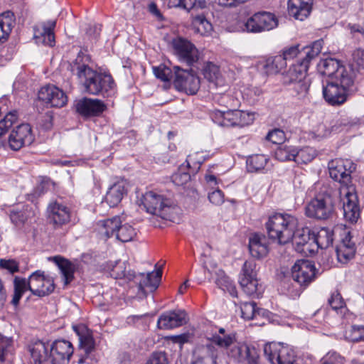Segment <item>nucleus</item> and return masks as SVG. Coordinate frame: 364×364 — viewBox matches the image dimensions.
Masks as SVG:
<instances>
[{
    "label": "nucleus",
    "mask_w": 364,
    "mask_h": 364,
    "mask_svg": "<svg viewBox=\"0 0 364 364\" xmlns=\"http://www.w3.org/2000/svg\"><path fill=\"white\" fill-rule=\"evenodd\" d=\"M328 167L331 178L341 184L340 198L343 217L346 221L355 223L360 214L358 198L351 176L356 169V164L350 159H335L328 162Z\"/></svg>",
    "instance_id": "f257e3e1"
},
{
    "label": "nucleus",
    "mask_w": 364,
    "mask_h": 364,
    "mask_svg": "<svg viewBox=\"0 0 364 364\" xmlns=\"http://www.w3.org/2000/svg\"><path fill=\"white\" fill-rule=\"evenodd\" d=\"M91 58L80 52L70 64V70L90 95L109 97L114 94L115 82L110 74L99 73L90 67Z\"/></svg>",
    "instance_id": "f03ea898"
},
{
    "label": "nucleus",
    "mask_w": 364,
    "mask_h": 364,
    "mask_svg": "<svg viewBox=\"0 0 364 364\" xmlns=\"http://www.w3.org/2000/svg\"><path fill=\"white\" fill-rule=\"evenodd\" d=\"M106 267L110 276L116 279L126 278L128 280H134L139 284V289L144 295L147 292H154L159 287L162 277L161 268L146 274H136L130 270L127 272V264L122 261L109 262Z\"/></svg>",
    "instance_id": "7ed1b4c3"
},
{
    "label": "nucleus",
    "mask_w": 364,
    "mask_h": 364,
    "mask_svg": "<svg viewBox=\"0 0 364 364\" xmlns=\"http://www.w3.org/2000/svg\"><path fill=\"white\" fill-rule=\"evenodd\" d=\"M299 224L296 215L277 213L268 218L265 227L269 238L277 240L281 245H285L291 242Z\"/></svg>",
    "instance_id": "20e7f679"
},
{
    "label": "nucleus",
    "mask_w": 364,
    "mask_h": 364,
    "mask_svg": "<svg viewBox=\"0 0 364 364\" xmlns=\"http://www.w3.org/2000/svg\"><path fill=\"white\" fill-rule=\"evenodd\" d=\"M141 205L147 213L163 220L176 222L179 208L171 204L169 199L153 191L146 192L141 198Z\"/></svg>",
    "instance_id": "39448f33"
},
{
    "label": "nucleus",
    "mask_w": 364,
    "mask_h": 364,
    "mask_svg": "<svg viewBox=\"0 0 364 364\" xmlns=\"http://www.w3.org/2000/svg\"><path fill=\"white\" fill-rule=\"evenodd\" d=\"M334 213V198L326 191L318 193L307 203L305 208V214L307 217L319 220L330 219Z\"/></svg>",
    "instance_id": "423d86ee"
},
{
    "label": "nucleus",
    "mask_w": 364,
    "mask_h": 364,
    "mask_svg": "<svg viewBox=\"0 0 364 364\" xmlns=\"http://www.w3.org/2000/svg\"><path fill=\"white\" fill-rule=\"evenodd\" d=\"M357 90L353 77H350L348 85L343 83V79L328 80L326 86L323 87V95L325 100L331 105H341L343 104L347 97Z\"/></svg>",
    "instance_id": "0eeeda50"
},
{
    "label": "nucleus",
    "mask_w": 364,
    "mask_h": 364,
    "mask_svg": "<svg viewBox=\"0 0 364 364\" xmlns=\"http://www.w3.org/2000/svg\"><path fill=\"white\" fill-rule=\"evenodd\" d=\"M264 353L272 364H294L295 353L292 348L283 343L265 345Z\"/></svg>",
    "instance_id": "6e6552de"
},
{
    "label": "nucleus",
    "mask_w": 364,
    "mask_h": 364,
    "mask_svg": "<svg viewBox=\"0 0 364 364\" xmlns=\"http://www.w3.org/2000/svg\"><path fill=\"white\" fill-rule=\"evenodd\" d=\"M171 46L173 53L181 63L191 67L199 60V51L190 41L177 37L172 40Z\"/></svg>",
    "instance_id": "1a4fd4ad"
},
{
    "label": "nucleus",
    "mask_w": 364,
    "mask_h": 364,
    "mask_svg": "<svg viewBox=\"0 0 364 364\" xmlns=\"http://www.w3.org/2000/svg\"><path fill=\"white\" fill-rule=\"evenodd\" d=\"M173 84L178 90L183 91L188 95L197 93L200 86V80L192 70L173 66Z\"/></svg>",
    "instance_id": "9d476101"
},
{
    "label": "nucleus",
    "mask_w": 364,
    "mask_h": 364,
    "mask_svg": "<svg viewBox=\"0 0 364 364\" xmlns=\"http://www.w3.org/2000/svg\"><path fill=\"white\" fill-rule=\"evenodd\" d=\"M227 355L236 364H260L259 350L252 345L237 343Z\"/></svg>",
    "instance_id": "9b49d317"
},
{
    "label": "nucleus",
    "mask_w": 364,
    "mask_h": 364,
    "mask_svg": "<svg viewBox=\"0 0 364 364\" xmlns=\"http://www.w3.org/2000/svg\"><path fill=\"white\" fill-rule=\"evenodd\" d=\"M240 284L243 291L249 296L256 294L257 296L262 293V286H259L257 279L256 263L255 261H246L242 267L239 279Z\"/></svg>",
    "instance_id": "f8f14e48"
},
{
    "label": "nucleus",
    "mask_w": 364,
    "mask_h": 364,
    "mask_svg": "<svg viewBox=\"0 0 364 364\" xmlns=\"http://www.w3.org/2000/svg\"><path fill=\"white\" fill-rule=\"evenodd\" d=\"M38 213V210L36 207L26 203L14 205L6 210L11 223L18 228H22L25 225L31 223Z\"/></svg>",
    "instance_id": "ddd939ff"
},
{
    "label": "nucleus",
    "mask_w": 364,
    "mask_h": 364,
    "mask_svg": "<svg viewBox=\"0 0 364 364\" xmlns=\"http://www.w3.org/2000/svg\"><path fill=\"white\" fill-rule=\"evenodd\" d=\"M245 26L249 32L261 33L276 28L278 26V19L272 13L259 11L250 17Z\"/></svg>",
    "instance_id": "4468645a"
},
{
    "label": "nucleus",
    "mask_w": 364,
    "mask_h": 364,
    "mask_svg": "<svg viewBox=\"0 0 364 364\" xmlns=\"http://www.w3.org/2000/svg\"><path fill=\"white\" fill-rule=\"evenodd\" d=\"M318 70L322 75L327 76L328 80L342 78L343 83L346 85L350 82V77L352 76L340 61L334 58L321 60L318 64Z\"/></svg>",
    "instance_id": "2eb2a0df"
},
{
    "label": "nucleus",
    "mask_w": 364,
    "mask_h": 364,
    "mask_svg": "<svg viewBox=\"0 0 364 364\" xmlns=\"http://www.w3.org/2000/svg\"><path fill=\"white\" fill-rule=\"evenodd\" d=\"M316 267L312 262L298 260L291 268V277L295 283L306 288L316 277Z\"/></svg>",
    "instance_id": "dca6fc26"
},
{
    "label": "nucleus",
    "mask_w": 364,
    "mask_h": 364,
    "mask_svg": "<svg viewBox=\"0 0 364 364\" xmlns=\"http://www.w3.org/2000/svg\"><path fill=\"white\" fill-rule=\"evenodd\" d=\"M54 289L53 278L46 275L44 272L37 270L30 275L29 291L32 294L43 297L50 294Z\"/></svg>",
    "instance_id": "f3484780"
},
{
    "label": "nucleus",
    "mask_w": 364,
    "mask_h": 364,
    "mask_svg": "<svg viewBox=\"0 0 364 364\" xmlns=\"http://www.w3.org/2000/svg\"><path fill=\"white\" fill-rule=\"evenodd\" d=\"M47 214L49 223L55 229L60 228L70 222V209L67 205L56 200L49 203Z\"/></svg>",
    "instance_id": "a211bd4d"
},
{
    "label": "nucleus",
    "mask_w": 364,
    "mask_h": 364,
    "mask_svg": "<svg viewBox=\"0 0 364 364\" xmlns=\"http://www.w3.org/2000/svg\"><path fill=\"white\" fill-rule=\"evenodd\" d=\"M76 112L83 118L100 116L107 109L104 102L98 99L82 97L75 103Z\"/></svg>",
    "instance_id": "6ab92c4d"
},
{
    "label": "nucleus",
    "mask_w": 364,
    "mask_h": 364,
    "mask_svg": "<svg viewBox=\"0 0 364 364\" xmlns=\"http://www.w3.org/2000/svg\"><path fill=\"white\" fill-rule=\"evenodd\" d=\"M38 97L39 100L53 107H63L68 102L66 94L53 85H48L41 87Z\"/></svg>",
    "instance_id": "aec40b11"
},
{
    "label": "nucleus",
    "mask_w": 364,
    "mask_h": 364,
    "mask_svg": "<svg viewBox=\"0 0 364 364\" xmlns=\"http://www.w3.org/2000/svg\"><path fill=\"white\" fill-rule=\"evenodd\" d=\"M34 140L32 129L28 124L16 127L9 135V146L14 151H18L23 146L30 145Z\"/></svg>",
    "instance_id": "412c9836"
},
{
    "label": "nucleus",
    "mask_w": 364,
    "mask_h": 364,
    "mask_svg": "<svg viewBox=\"0 0 364 364\" xmlns=\"http://www.w3.org/2000/svg\"><path fill=\"white\" fill-rule=\"evenodd\" d=\"M51 364H68L73 354L72 343L65 340H58L49 343Z\"/></svg>",
    "instance_id": "4be33fe9"
},
{
    "label": "nucleus",
    "mask_w": 364,
    "mask_h": 364,
    "mask_svg": "<svg viewBox=\"0 0 364 364\" xmlns=\"http://www.w3.org/2000/svg\"><path fill=\"white\" fill-rule=\"evenodd\" d=\"M188 321L184 310L176 309L163 313L158 318L157 326L160 329H172L186 324Z\"/></svg>",
    "instance_id": "5701e85b"
},
{
    "label": "nucleus",
    "mask_w": 364,
    "mask_h": 364,
    "mask_svg": "<svg viewBox=\"0 0 364 364\" xmlns=\"http://www.w3.org/2000/svg\"><path fill=\"white\" fill-rule=\"evenodd\" d=\"M49 343L41 340L31 341L28 346L31 364H51Z\"/></svg>",
    "instance_id": "b1692460"
},
{
    "label": "nucleus",
    "mask_w": 364,
    "mask_h": 364,
    "mask_svg": "<svg viewBox=\"0 0 364 364\" xmlns=\"http://www.w3.org/2000/svg\"><path fill=\"white\" fill-rule=\"evenodd\" d=\"M55 21H48L34 27V39L38 44L53 47L55 46L54 28Z\"/></svg>",
    "instance_id": "393cba45"
},
{
    "label": "nucleus",
    "mask_w": 364,
    "mask_h": 364,
    "mask_svg": "<svg viewBox=\"0 0 364 364\" xmlns=\"http://www.w3.org/2000/svg\"><path fill=\"white\" fill-rule=\"evenodd\" d=\"M49 260L53 262L59 268L65 286H68L74 280V273L79 268V262L77 260L70 261L60 255L49 257Z\"/></svg>",
    "instance_id": "a878e982"
},
{
    "label": "nucleus",
    "mask_w": 364,
    "mask_h": 364,
    "mask_svg": "<svg viewBox=\"0 0 364 364\" xmlns=\"http://www.w3.org/2000/svg\"><path fill=\"white\" fill-rule=\"evenodd\" d=\"M186 166L181 165L178 170L172 175V181L177 186H183L190 181L191 175L200 168V164L193 161V155H189L186 161Z\"/></svg>",
    "instance_id": "bb28decb"
},
{
    "label": "nucleus",
    "mask_w": 364,
    "mask_h": 364,
    "mask_svg": "<svg viewBox=\"0 0 364 364\" xmlns=\"http://www.w3.org/2000/svg\"><path fill=\"white\" fill-rule=\"evenodd\" d=\"M129 183L126 180L121 179L113 183L107 190L105 201L110 207L117 206L127 194Z\"/></svg>",
    "instance_id": "cd10ccee"
},
{
    "label": "nucleus",
    "mask_w": 364,
    "mask_h": 364,
    "mask_svg": "<svg viewBox=\"0 0 364 364\" xmlns=\"http://www.w3.org/2000/svg\"><path fill=\"white\" fill-rule=\"evenodd\" d=\"M216 360V350L212 344H207L195 349L191 364H217Z\"/></svg>",
    "instance_id": "c85d7f7f"
},
{
    "label": "nucleus",
    "mask_w": 364,
    "mask_h": 364,
    "mask_svg": "<svg viewBox=\"0 0 364 364\" xmlns=\"http://www.w3.org/2000/svg\"><path fill=\"white\" fill-rule=\"evenodd\" d=\"M313 0H289L288 12L297 20L304 21L311 14Z\"/></svg>",
    "instance_id": "c756f323"
},
{
    "label": "nucleus",
    "mask_w": 364,
    "mask_h": 364,
    "mask_svg": "<svg viewBox=\"0 0 364 364\" xmlns=\"http://www.w3.org/2000/svg\"><path fill=\"white\" fill-rule=\"evenodd\" d=\"M73 328L78 336L80 348L83 350L86 355L90 354L95 349L92 331L83 324L73 326Z\"/></svg>",
    "instance_id": "7c9ffc66"
},
{
    "label": "nucleus",
    "mask_w": 364,
    "mask_h": 364,
    "mask_svg": "<svg viewBox=\"0 0 364 364\" xmlns=\"http://www.w3.org/2000/svg\"><path fill=\"white\" fill-rule=\"evenodd\" d=\"M207 339L220 348H226L227 351L237 344L235 333H228L224 328H220L218 332L207 336Z\"/></svg>",
    "instance_id": "2f4dec72"
},
{
    "label": "nucleus",
    "mask_w": 364,
    "mask_h": 364,
    "mask_svg": "<svg viewBox=\"0 0 364 364\" xmlns=\"http://www.w3.org/2000/svg\"><path fill=\"white\" fill-rule=\"evenodd\" d=\"M355 250V245L352 241L350 233L348 232L336 246V251L338 261L346 263L354 257Z\"/></svg>",
    "instance_id": "473e14b6"
},
{
    "label": "nucleus",
    "mask_w": 364,
    "mask_h": 364,
    "mask_svg": "<svg viewBox=\"0 0 364 364\" xmlns=\"http://www.w3.org/2000/svg\"><path fill=\"white\" fill-rule=\"evenodd\" d=\"M248 247L253 257L260 259L268 252L267 240L264 235L255 233L249 238Z\"/></svg>",
    "instance_id": "72a5a7b5"
},
{
    "label": "nucleus",
    "mask_w": 364,
    "mask_h": 364,
    "mask_svg": "<svg viewBox=\"0 0 364 364\" xmlns=\"http://www.w3.org/2000/svg\"><path fill=\"white\" fill-rule=\"evenodd\" d=\"M307 67L304 63L297 61L292 64L289 70L282 74V82L284 85H290L291 83L306 79Z\"/></svg>",
    "instance_id": "f704fd0d"
},
{
    "label": "nucleus",
    "mask_w": 364,
    "mask_h": 364,
    "mask_svg": "<svg viewBox=\"0 0 364 364\" xmlns=\"http://www.w3.org/2000/svg\"><path fill=\"white\" fill-rule=\"evenodd\" d=\"M241 316L245 320H268L269 311L257 307L255 302H244L240 305Z\"/></svg>",
    "instance_id": "c9c22d12"
},
{
    "label": "nucleus",
    "mask_w": 364,
    "mask_h": 364,
    "mask_svg": "<svg viewBox=\"0 0 364 364\" xmlns=\"http://www.w3.org/2000/svg\"><path fill=\"white\" fill-rule=\"evenodd\" d=\"M122 223V221L119 216H114L112 218L100 220L97 223L99 232L106 238H109L114 235L115 236Z\"/></svg>",
    "instance_id": "e433bc0d"
},
{
    "label": "nucleus",
    "mask_w": 364,
    "mask_h": 364,
    "mask_svg": "<svg viewBox=\"0 0 364 364\" xmlns=\"http://www.w3.org/2000/svg\"><path fill=\"white\" fill-rule=\"evenodd\" d=\"M311 230L308 228H299L295 231V235L291 240L295 245V249L299 252L310 251L309 242L311 240Z\"/></svg>",
    "instance_id": "4c0bfd02"
},
{
    "label": "nucleus",
    "mask_w": 364,
    "mask_h": 364,
    "mask_svg": "<svg viewBox=\"0 0 364 364\" xmlns=\"http://www.w3.org/2000/svg\"><path fill=\"white\" fill-rule=\"evenodd\" d=\"M213 121L221 127H235V109L228 111L216 110L211 114Z\"/></svg>",
    "instance_id": "58836bf2"
},
{
    "label": "nucleus",
    "mask_w": 364,
    "mask_h": 364,
    "mask_svg": "<svg viewBox=\"0 0 364 364\" xmlns=\"http://www.w3.org/2000/svg\"><path fill=\"white\" fill-rule=\"evenodd\" d=\"M15 25L14 14L7 11L0 14V42L5 41Z\"/></svg>",
    "instance_id": "ea45409f"
},
{
    "label": "nucleus",
    "mask_w": 364,
    "mask_h": 364,
    "mask_svg": "<svg viewBox=\"0 0 364 364\" xmlns=\"http://www.w3.org/2000/svg\"><path fill=\"white\" fill-rule=\"evenodd\" d=\"M269 161V158L264 154L250 156L246 161L247 169L251 173L263 172Z\"/></svg>",
    "instance_id": "a19ab883"
},
{
    "label": "nucleus",
    "mask_w": 364,
    "mask_h": 364,
    "mask_svg": "<svg viewBox=\"0 0 364 364\" xmlns=\"http://www.w3.org/2000/svg\"><path fill=\"white\" fill-rule=\"evenodd\" d=\"M321 48L322 43L321 41H317L314 42L311 46L303 48L301 51V55L300 60L298 61L301 63H305L308 69L309 63L320 54Z\"/></svg>",
    "instance_id": "79ce46f5"
},
{
    "label": "nucleus",
    "mask_w": 364,
    "mask_h": 364,
    "mask_svg": "<svg viewBox=\"0 0 364 364\" xmlns=\"http://www.w3.org/2000/svg\"><path fill=\"white\" fill-rule=\"evenodd\" d=\"M286 67V61L280 55L268 58L264 65L265 72L269 75L277 74Z\"/></svg>",
    "instance_id": "37998d69"
},
{
    "label": "nucleus",
    "mask_w": 364,
    "mask_h": 364,
    "mask_svg": "<svg viewBox=\"0 0 364 364\" xmlns=\"http://www.w3.org/2000/svg\"><path fill=\"white\" fill-rule=\"evenodd\" d=\"M312 239L318 247L326 249L333 244V232L327 228H322L316 235H312Z\"/></svg>",
    "instance_id": "c03bdc74"
},
{
    "label": "nucleus",
    "mask_w": 364,
    "mask_h": 364,
    "mask_svg": "<svg viewBox=\"0 0 364 364\" xmlns=\"http://www.w3.org/2000/svg\"><path fill=\"white\" fill-rule=\"evenodd\" d=\"M317 156L315 149L305 146L300 149L295 148V162L297 164H308L312 161Z\"/></svg>",
    "instance_id": "a18cd8bd"
},
{
    "label": "nucleus",
    "mask_w": 364,
    "mask_h": 364,
    "mask_svg": "<svg viewBox=\"0 0 364 364\" xmlns=\"http://www.w3.org/2000/svg\"><path fill=\"white\" fill-rule=\"evenodd\" d=\"M136 236V230L129 224H121L116 233V238L122 242H128Z\"/></svg>",
    "instance_id": "49530a36"
},
{
    "label": "nucleus",
    "mask_w": 364,
    "mask_h": 364,
    "mask_svg": "<svg viewBox=\"0 0 364 364\" xmlns=\"http://www.w3.org/2000/svg\"><path fill=\"white\" fill-rule=\"evenodd\" d=\"M193 24L196 32L201 36H209L213 31L212 24L202 15H198L194 17Z\"/></svg>",
    "instance_id": "de8ad7c7"
},
{
    "label": "nucleus",
    "mask_w": 364,
    "mask_h": 364,
    "mask_svg": "<svg viewBox=\"0 0 364 364\" xmlns=\"http://www.w3.org/2000/svg\"><path fill=\"white\" fill-rule=\"evenodd\" d=\"M274 156L280 161H295V147L287 145L280 146L276 149Z\"/></svg>",
    "instance_id": "09e8293b"
},
{
    "label": "nucleus",
    "mask_w": 364,
    "mask_h": 364,
    "mask_svg": "<svg viewBox=\"0 0 364 364\" xmlns=\"http://www.w3.org/2000/svg\"><path fill=\"white\" fill-rule=\"evenodd\" d=\"M291 85H292L293 86L292 90L295 93V97H297L298 99L302 100L304 101H306V100H309L308 94L309 89V82L306 81V79L291 83Z\"/></svg>",
    "instance_id": "8fccbe9b"
},
{
    "label": "nucleus",
    "mask_w": 364,
    "mask_h": 364,
    "mask_svg": "<svg viewBox=\"0 0 364 364\" xmlns=\"http://www.w3.org/2000/svg\"><path fill=\"white\" fill-rule=\"evenodd\" d=\"M242 97L250 105H254L259 101L262 95V91L257 87H247L242 92Z\"/></svg>",
    "instance_id": "3c124183"
},
{
    "label": "nucleus",
    "mask_w": 364,
    "mask_h": 364,
    "mask_svg": "<svg viewBox=\"0 0 364 364\" xmlns=\"http://www.w3.org/2000/svg\"><path fill=\"white\" fill-rule=\"evenodd\" d=\"M346 338L353 343L364 341V326L354 325L346 331Z\"/></svg>",
    "instance_id": "603ef678"
},
{
    "label": "nucleus",
    "mask_w": 364,
    "mask_h": 364,
    "mask_svg": "<svg viewBox=\"0 0 364 364\" xmlns=\"http://www.w3.org/2000/svg\"><path fill=\"white\" fill-rule=\"evenodd\" d=\"M202 73L205 79L209 82H215L220 75L218 66L211 62H206L202 69Z\"/></svg>",
    "instance_id": "864d4df0"
},
{
    "label": "nucleus",
    "mask_w": 364,
    "mask_h": 364,
    "mask_svg": "<svg viewBox=\"0 0 364 364\" xmlns=\"http://www.w3.org/2000/svg\"><path fill=\"white\" fill-rule=\"evenodd\" d=\"M16 111L8 113L3 119L0 121V137L4 135L8 129L17 120Z\"/></svg>",
    "instance_id": "5fc2aeb1"
},
{
    "label": "nucleus",
    "mask_w": 364,
    "mask_h": 364,
    "mask_svg": "<svg viewBox=\"0 0 364 364\" xmlns=\"http://www.w3.org/2000/svg\"><path fill=\"white\" fill-rule=\"evenodd\" d=\"M154 73L155 76L160 79L161 81L168 82L172 78V70L168 67L165 65H160L159 67H154Z\"/></svg>",
    "instance_id": "6e6d98bb"
},
{
    "label": "nucleus",
    "mask_w": 364,
    "mask_h": 364,
    "mask_svg": "<svg viewBox=\"0 0 364 364\" xmlns=\"http://www.w3.org/2000/svg\"><path fill=\"white\" fill-rule=\"evenodd\" d=\"M345 358L335 351L326 353L321 360V364H344Z\"/></svg>",
    "instance_id": "4d7b16f0"
},
{
    "label": "nucleus",
    "mask_w": 364,
    "mask_h": 364,
    "mask_svg": "<svg viewBox=\"0 0 364 364\" xmlns=\"http://www.w3.org/2000/svg\"><path fill=\"white\" fill-rule=\"evenodd\" d=\"M13 341L0 333V361L5 360L6 355L11 350Z\"/></svg>",
    "instance_id": "13d9d810"
},
{
    "label": "nucleus",
    "mask_w": 364,
    "mask_h": 364,
    "mask_svg": "<svg viewBox=\"0 0 364 364\" xmlns=\"http://www.w3.org/2000/svg\"><path fill=\"white\" fill-rule=\"evenodd\" d=\"M235 118L237 119L236 126L238 127L250 124L253 121L252 114L237 109H235Z\"/></svg>",
    "instance_id": "bf43d9fd"
},
{
    "label": "nucleus",
    "mask_w": 364,
    "mask_h": 364,
    "mask_svg": "<svg viewBox=\"0 0 364 364\" xmlns=\"http://www.w3.org/2000/svg\"><path fill=\"white\" fill-rule=\"evenodd\" d=\"M330 133L331 132L324 124H318L310 132L309 135L312 139L319 141L327 137Z\"/></svg>",
    "instance_id": "052dcab7"
},
{
    "label": "nucleus",
    "mask_w": 364,
    "mask_h": 364,
    "mask_svg": "<svg viewBox=\"0 0 364 364\" xmlns=\"http://www.w3.org/2000/svg\"><path fill=\"white\" fill-rule=\"evenodd\" d=\"M217 285L222 289L227 290L232 296H237V290L229 277L223 276L216 280Z\"/></svg>",
    "instance_id": "680f3d73"
},
{
    "label": "nucleus",
    "mask_w": 364,
    "mask_h": 364,
    "mask_svg": "<svg viewBox=\"0 0 364 364\" xmlns=\"http://www.w3.org/2000/svg\"><path fill=\"white\" fill-rule=\"evenodd\" d=\"M54 183L48 177H42L38 185L34 189V195L39 197L45 193L50 188L54 186Z\"/></svg>",
    "instance_id": "e2e57ef3"
},
{
    "label": "nucleus",
    "mask_w": 364,
    "mask_h": 364,
    "mask_svg": "<svg viewBox=\"0 0 364 364\" xmlns=\"http://www.w3.org/2000/svg\"><path fill=\"white\" fill-rule=\"evenodd\" d=\"M265 139L273 144H279L284 141L285 134L280 129H274L268 132Z\"/></svg>",
    "instance_id": "0e129e2a"
},
{
    "label": "nucleus",
    "mask_w": 364,
    "mask_h": 364,
    "mask_svg": "<svg viewBox=\"0 0 364 364\" xmlns=\"http://www.w3.org/2000/svg\"><path fill=\"white\" fill-rule=\"evenodd\" d=\"M220 105L229 108V109H236L239 105V100L233 96L228 94H223L218 98Z\"/></svg>",
    "instance_id": "69168bd1"
},
{
    "label": "nucleus",
    "mask_w": 364,
    "mask_h": 364,
    "mask_svg": "<svg viewBox=\"0 0 364 364\" xmlns=\"http://www.w3.org/2000/svg\"><path fill=\"white\" fill-rule=\"evenodd\" d=\"M328 301L332 309L336 311L341 309L345 306V302L341 294L337 291L332 293Z\"/></svg>",
    "instance_id": "338daca9"
},
{
    "label": "nucleus",
    "mask_w": 364,
    "mask_h": 364,
    "mask_svg": "<svg viewBox=\"0 0 364 364\" xmlns=\"http://www.w3.org/2000/svg\"><path fill=\"white\" fill-rule=\"evenodd\" d=\"M146 364H168V358L166 353H154Z\"/></svg>",
    "instance_id": "774afa93"
}]
</instances>
